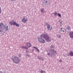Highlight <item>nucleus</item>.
Listing matches in <instances>:
<instances>
[{"instance_id":"b1692460","label":"nucleus","mask_w":73,"mask_h":73,"mask_svg":"<svg viewBox=\"0 0 73 73\" xmlns=\"http://www.w3.org/2000/svg\"><path fill=\"white\" fill-rule=\"evenodd\" d=\"M26 56H28V57H30V55L29 54H26Z\"/></svg>"},{"instance_id":"f3484780","label":"nucleus","mask_w":73,"mask_h":73,"mask_svg":"<svg viewBox=\"0 0 73 73\" xmlns=\"http://www.w3.org/2000/svg\"><path fill=\"white\" fill-rule=\"evenodd\" d=\"M59 22H60V26H62V21H60V20L59 21Z\"/></svg>"},{"instance_id":"a211bd4d","label":"nucleus","mask_w":73,"mask_h":73,"mask_svg":"<svg viewBox=\"0 0 73 73\" xmlns=\"http://www.w3.org/2000/svg\"><path fill=\"white\" fill-rule=\"evenodd\" d=\"M41 73H46V72H45V71H43L42 70H41V71H39Z\"/></svg>"},{"instance_id":"cd10ccee","label":"nucleus","mask_w":73,"mask_h":73,"mask_svg":"<svg viewBox=\"0 0 73 73\" xmlns=\"http://www.w3.org/2000/svg\"><path fill=\"white\" fill-rule=\"evenodd\" d=\"M59 62H62V60H59Z\"/></svg>"},{"instance_id":"4468645a","label":"nucleus","mask_w":73,"mask_h":73,"mask_svg":"<svg viewBox=\"0 0 73 73\" xmlns=\"http://www.w3.org/2000/svg\"><path fill=\"white\" fill-rule=\"evenodd\" d=\"M68 56H70L71 57L73 56V51H71L70 52L68 55Z\"/></svg>"},{"instance_id":"f8f14e48","label":"nucleus","mask_w":73,"mask_h":73,"mask_svg":"<svg viewBox=\"0 0 73 73\" xmlns=\"http://www.w3.org/2000/svg\"><path fill=\"white\" fill-rule=\"evenodd\" d=\"M27 20V19H26L25 18H24L22 20V21L23 22V23H25Z\"/></svg>"},{"instance_id":"412c9836","label":"nucleus","mask_w":73,"mask_h":73,"mask_svg":"<svg viewBox=\"0 0 73 73\" xmlns=\"http://www.w3.org/2000/svg\"><path fill=\"white\" fill-rule=\"evenodd\" d=\"M42 9L40 10V11L42 13L43 12V11L44 10V8H42Z\"/></svg>"},{"instance_id":"5701e85b","label":"nucleus","mask_w":73,"mask_h":73,"mask_svg":"<svg viewBox=\"0 0 73 73\" xmlns=\"http://www.w3.org/2000/svg\"><path fill=\"white\" fill-rule=\"evenodd\" d=\"M54 16H56L57 15V12H56L54 13Z\"/></svg>"},{"instance_id":"20e7f679","label":"nucleus","mask_w":73,"mask_h":73,"mask_svg":"<svg viewBox=\"0 0 73 73\" xmlns=\"http://www.w3.org/2000/svg\"><path fill=\"white\" fill-rule=\"evenodd\" d=\"M12 60L13 61L15 64H18L20 62L19 58L17 56H15L14 58H12Z\"/></svg>"},{"instance_id":"dca6fc26","label":"nucleus","mask_w":73,"mask_h":73,"mask_svg":"<svg viewBox=\"0 0 73 73\" xmlns=\"http://www.w3.org/2000/svg\"><path fill=\"white\" fill-rule=\"evenodd\" d=\"M38 59L39 60H43V58L40 56H38Z\"/></svg>"},{"instance_id":"2eb2a0df","label":"nucleus","mask_w":73,"mask_h":73,"mask_svg":"<svg viewBox=\"0 0 73 73\" xmlns=\"http://www.w3.org/2000/svg\"><path fill=\"white\" fill-rule=\"evenodd\" d=\"M66 29H67V30H68V31H70V30L71 29V28L70 27H69V26H68L67 27Z\"/></svg>"},{"instance_id":"7ed1b4c3","label":"nucleus","mask_w":73,"mask_h":73,"mask_svg":"<svg viewBox=\"0 0 73 73\" xmlns=\"http://www.w3.org/2000/svg\"><path fill=\"white\" fill-rule=\"evenodd\" d=\"M4 25L3 23H0V35L1 36H3L4 33V32L3 31V29L4 28Z\"/></svg>"},{"instance_id":"1a4fd4ad","label":"nucleus","mask_w":73,"mask_h":73,"mask_svg":"<svg viewBox=\"0 0 73 73\" xmlns=\"http://www.w3.org/2000/svg\"><path fill=\"white\" fill-rule=\"evenodd\" d=\"M4 28L6 31H7V32L8 31L9 29L8 28V26L7 25V24H5Z\"/></svg>"},{"instance_id":"c85d7f7f","label":"nucleus","mask_w":73,"mask_h":73,"mask_svg":"<svg viewBox=\"0 0 73 73\" xmlns=\"http://www.w3.org/2000/svg\"><path fill=\"white\" fill-rule=\"evenodd\" d=\"M0 73H3L2 71H0Z\"/></svg>"},{"instance_id":"393cba45","label":"nucleus","mask_w":73,"mask_h":73,"mask_svg":"<svg viewBox=\"0 0 73 73\" xmlns=\"http://www.w3.org/2000/svg\"><path fill=\"white\" fill-rule=\"evenodd\" d=\"M21 54H19V57H21Z\"/></svg>"},{"instance_id":"f257e3e1","label":"nucleus","mask_w":73,"mask_h":73,"mask_svg":"<svg viewBox=\"0 0 73 73\" xmlns=\"http://www.w3.org/2000/svg\"><path fill=\"white\" fill-rule=\"evenodd\" d=\"M47 54L49 56H54L55 54H56V51L54 49L52 48L48 49L47 50Z\"/></svg>"},{"instance_id":"bb28decb","label":"nucleus","mask_w":73,"mask_h":73,"mask_svg":"<svg viewBox=\"0 0 73 73\" xmlns=\"http://www.w3.org/2000/svg\"><path fill=\"white\" fill-rule=\"evenodd\" d=\"M33 48H35V49H36L37 48V47H34Z\"/></svg>"},{"instance_id":"423d86ee","label":"nucleus","mask_w":73,"mask_h":73,"mask_svg":"<svg viewBox=\"0 0 73 73\" xmlns=\"http://www.w3.org/2000/svg\"><path fill=\"white\" fill-rule=\"evenodd\" d=\"M9 23L11 25H12V24H13V25H16V26L18 27H19V25L16 22H13V21H11L9 22Z\"/></svg>"},{"instance_id":"9d476101","label":"nucleus","mask_w":73,"mask_h":73,"mask_svg":"<svg viewBox=\"0 0 73 73\" xmlns=\"http://www.w3.org/2000/svg\"><path fill=\"white\" fill-rule=\"evenodd\" d=\"M46 26L48 30H49V31H50L51 30V29H52V27L50 26V25L49 24H47Z\"/></svg>"},{"instance_id":"ddd939ff","label":"nucleus","mask_w":73,"mask_h":73,"mask_svg":"<svg viewBox=\"0 0 73 73\" xmlns=\"http://www.w3.org/2000/svg\"><path fill=\"white\" fill-rule=\"evenodd\" d=\"M60 31L62 32H66V29L63 28H62L60 29Z\"/></svg>"},{"instance_id":"aec40b11","label":"nucleus","mask_w":73,"mask_h":73,"mask_svg":"<svg viewBox=\"0 0 73 73\" xmlns=\"http://www.w3.org/2000/svg\"><path fill=\"white\" fill-rule=\"evenodd\" d=\"M58 17H61V14H60V13H58Z\"/></svg>"},{"instance_id":"7c9ffc66","label":"nucleus","mask_w":73,"mask_h":73,"mask_svg":"<svg viewBox=\"0 0 73 73\" xmlns=\"http://www.w3.org/2000/svg\"><path fill=\"white\" fill-rule=\"evenodd\" d=\"M26 52H27V53H28V51H26Z\"/></svg>"},{"instance_id":"9b49d317","label":"nucleus","mask_w":73,"mask_h":73,"mask_svg":"<svg viewBox=\"0 0 73 73\" xmlns=\"http://www.w3.org/2000/svg\"><path fill=\"white\" fill-rule=\"evenodd\" d=\"M43 4L44 3V4L45 5H48V4H49L47 0H44V2H43Z\"/></svg>"},{"instance_id":"c756f323","label":"nucleus","mask_w":73,"mask_h":73,"mask_svg":"<svg viewBox=\"0 0 73 73\" xmlns=\"http://www.w3.org/2000/svg\"><path fill=\"white\" fill-rule=\"evenodd\" d=\"M12 0V1H15L16 0Z\"/></svg>"},{"instance_id":"6ab92c4d","label":"nucleus","mask_w":73,"mask_h":73,"mask_svg":"<svg viewBox=\"0 0 73 73\" xmlns=\"http://www.w3.org/2000/svg\"><path fill=\"white\" fill-rule=\"evenodd\" d=\"M54 45H51L50 46L51 48H54Z\"/></svg>"},{"instance_id":"39448f33","label":"nucleus","mask_w":73,"mask_h":73,"mask_svg":"<svg viewBox=\"0 0 73 73\" xmlns=\"http://www.w3.org/2000/svg\"><path fill=\"white\" fill-rule=\"evenodd\" d=\"M31 46V44L30 43H27L26 44V46H22L21 48L22 49H28V48H30Z\"/></svg>"},{"instance_id":"a878e982","label":"nucleus","mask_w":73,"mask_h":73,"mask_svg":"<svg viewBox=\"0 0 73 73\" xmlns=\"http://www.w3.org/2000/svg\"><path fill=\"white\" fill-rule=\"evenodd\" d=\"M36 50H37L38 52H40V50H39L37 48L36 49Z\"/></svg>"},{"instance_id":"f03ea898","label":"nucleus","mask_w":73,"mask_h":73,"mask_svg":"<svg viewBox=\"0 0 73 73\" xmlns=\"http://www.w3.org/2000/svg\"><path fill=\"white\" fill-rule=\"evenodd\" d=\"M40 37H43V38L45 39L46 41L48 42H49L51 40V38L46 33H44L41 35Z\"/></svg>"},{"instance_id":"0eeeda50","label":"nucleus","mask_w":73,"mask_h":73,"mask_svg":"<svg viewBox=\"0 0 73 73\" xmlns=\"http://www.w3.org/2000/svg\"><path fill=\"white\" fill-rule=\"evenodd\" d=\"M38 40L40 42H41V43H45V40L43 39L42 37H39L38 38Z\"/></svg>"},{"instance_id":"4be33fe9","label":"nucleus","mask_w":73,"mask_h":73,"mask_svg":"<svg viewBox=\"0 0 73 73\" xmlns=\"http://www.w3.org/2000/svg\"><path fill=\"white\" fill-rule=\"evenodd\" d=\"M56 36H57V37H58L59 38H60V37H61V36H60V35L57 34L56 35Z\"/></svg>"},{"instance_id":"6e6552de","label":"nucleus","mask_w":73,"mask_h":73,"mask_svg":"<svg viewBox=\"0 0 73 73\" xmlns=\"http://www.w3.org/2000/svg\"><path fill=\"white\" fill-rule=\"evenodd\" d=\"M69 36L71 38H73V32L70 31L69 33Z\"/></svg>"}]
</instances>
